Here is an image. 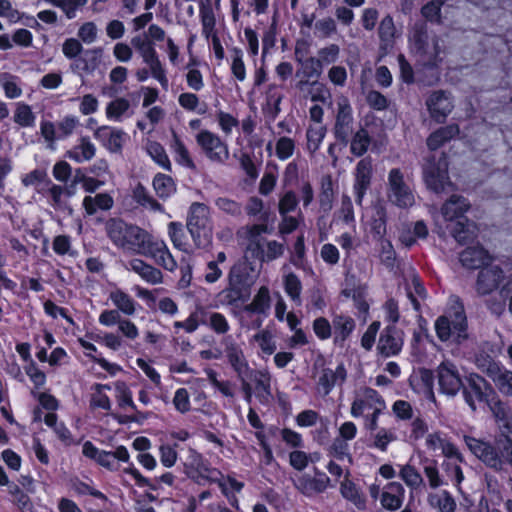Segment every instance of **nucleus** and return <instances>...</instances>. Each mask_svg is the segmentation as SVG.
<instances>
[{
  "instance_id": "nucleus-32",
  "label": "nucleus",
  "mask_w": 512,
  "mask_h": 512,
  "mask_svg": "<svg viewBox=\"0 0 512 512\" xmlns=\"http://www.w3.org/2000/svg\"><path fill=\"white\" fill-rule=\"evenodd\" d=\"M112 206L113 198L107 193L86 196L83 199V207L88 215H93L98 210H109Z\"/></svg>"
},
{
  "instance_id": "nucleus-15",
  "label": "nucleus",
  "mask_w": 512,
  "mask_h": 512,
  "mask_svg": "<svg viewBox=\"0 0 512 512\" xmlns=\"http://www.w3.org/2000/svg\"><path fill=\"white\" fill-rule=\"evenodd\" d=\"M373 177V163L370 158L361 159L354 170L353 191L356 202L361 204Z\"/></svg>"
},
{
  "instance_id": "nucleus-9",
  "label": "nucleus",
  "mask_w": 512,
  "mask_h": 512,
  "mask_svg": "<svg viewBox=\"0 0 512 512\" xmlns=\"http://www.w3.org/2000/svg\"><path fill=\"white\" fill-rule=\"evenodd\" d=\"M368 490L371 498L379 499L381 506L388 511L398 510L403 504L405 489L399 482L391 481L381 487L376 480Z\"/></svg>"
},
{
  "instance_id": "nucleus-13",
  "label": "nucleus",
  "mask_w": 512,
  "mask_h": 512,
  "mask_svg": "<svg viewBox=\"0 0 512 512\" xmlns=\"http://www.w3.org/2000/svg\"><path fill=\"white\" fill-rule=\"evenodd\" d=\"M140 255L152 258L158 265L168 271L172 272L177 268V262L170 253L166 243L162 240H154L150 235Z\"/></svg>"
},
{
  "instance_id": "nucleus-4",
  "label": "nucleus",
  "mask_w": 512,
  "mask_h": 512,
  "mask_svg": "<svg viewBox=\"0 0 512 512\" xmlns=\"http://www.w3.org/2000/svg\"><path fill=\"white\" fill-rule=\"evenodd\" d=\"M435 330L442 341L461 343L466 340L468 333L463 307L458 304L453 311L439 317L435 322Z\"/></svg>"
},
{
  "instance_id": "nucleus-2",
  "label": "nucleus",
  "mask_w": 512,
  "mask_h": 512,
  "mask_svg": "<svg viewBox=\"0 0 512 512\" xmlns=\"http://www.w3.org/2000/svg\"><path fill=\"white\" fill-rule=\"evenodd\" d=\"M106 231L115 246L135 254L141 253L149 236L141 228L116 219L107 222Z\"/></svg>"
},
{
  "instance_id": "nucleus-3",
  "label": "nucleus",
  "mask_w": 512,
  "mask_h": 512,
  "mask_svg": "<svg viewBox=\"0 0 512 512\" xmlns=\"http://www.w3.org/2000/svg\"><path fill=\"white\" fill-rule=\"evenodd\" d=\"M186 227L197 247H207L213 238V220L209 207L199 202L192 203L187 213Z\"/></svg>"
},
{
  "instance_id": "nucleus-56",
  "label": "nucleus",
  "mask_w": 512,
  "mask_h": 512,
  "mask_svg": "<svg viewBox=\"0 0 512 512\" xmlns=\"http://www.w3.org/2000/svg\"><path fill=\"white\" fill-rule=\"evenodd\" d=\"M370 145V136L365 129L358 130L353 136L350 151L355 156H362Z\"/></svg>"
},
{
  "instance_id": "nucleus-48",
  "label": "nucleus",
  "mask_w": 512,
  "mask_h": 512,
  "mask_svg": "<svg viewBox=\"0 0 512 512\" xmlns=\"http://www.w3.org/2000/svg\"><path fill=\"white\" fill-rule=\"evenodd\" d=\"M0 86L4 94L9 99L19 98L22 95V88L19 79L11 74L3 73L0 75Z\"/></svg>"
},
{
  "instance_id": "nucleus-10",
  "label": "nucleus",
  "mask_w": 512,
  "mask_h": 512,
  "mask_svg": "<svg viewBox=\"0 0 512 512\" xmlns=\"http://www.w3.org/2000/svg\"><path fill=\"white\" fill-rule=\"evenodd\" d=\"M196 142L210 161L223 164L229 159L228 146L217 134L201 130L196 135Z\"/></svg>"
},
{
  "instance_id": "nucleus-29",
  "label": "nucleus",
  "mask_w": 512,
  "mask_h": 512,
  "mask_svg": "<svg viewBox=\"0 0 512 512\" xmlns=\"http://www.w3.org/2000/svg\"><path fill=\"white\" fill-rule=\"evenodd\" d=\"M489 259L488 252L480 246L468 247L460 254V261L467 268H480Z\"/></svg>"
},
{
  "instance_id": "nucleus-64",
  "label": "nucleus",
  "mask_w": 512,
  "mask_h": 512,
  "mask_svg": "<svg viewBox=\"0 0 512 512\" xmlns=\"http://www.w3.org/2000/svg\"><path fill=\"white\" fill-rule=\"evenodd\" d=\"M297 204L298 200L296 194L293 191H287L282 195V197L279 200V213L281 215H286L289 212L294 211Z\"/></svg>"
},
{
  "instance_id": "nucleus-25",
  "label": "nucleus",
  "mask_w": 512,
  "mask_h": 512,
  "mask_svg": "<svg viewBox=\"0 0 512 512\" xmlns=\"http://www.w3.org/2000/svg\"><path fill=\"white\" fill-rule=\"evenodd\" d=\"M403 346V339L399 332L393 328H387L379 339L378 349L389 357L398 354Z\"/></svg>"
},
{
  "instance_id": "nucleus-12",
  "label": "nucleus",
  "mask_w": 512,
  "mask_h": 512,
  "mask_svg": "<svg viewBox=\"0 0 512 512\" xmlns=\"http://www.w3.org/2000/svg\"><path fill=\"white\" fill-rule=\"evenodd\" d=\"M140 255L152 258L158 265L168 271L172 272L177 268V262L170 253L166 243L162 240H154L150 235Z\"/></svg>"
},
{
  "instance_id": "nucleus-54",
  "label": "nucleus",
  "mask_w": 512,
  "mask_h": 512,
  "mask_svg": "<svg viewBox=\"0 0 512 512\" xmlns=\"http://www.w3.org/2000/svg\"><path fill=\"white\" fill-rule=\"evenodd\" d=\"M326 129L322 124H314L309 127L307 130V149L314 153L316 152L324 137H325Z\"/></svg>"
},
{
  "instance_id": "nucleus-46",
  "label": "nucleus",
  "mask_w": 512,
  "mask_h": 512,
  "mask_svg": "<svg viewBox=\"0 0 512 512\" xmlns=\"http://www.w3.org/2000/svg\"><path fill=\"white\" fill-rule=\"evenodd\" d=\"M110 390V386L106 384H96L93 387V392L91 394L90 405L93 408H101L103 410L109 411L111 409V401L106 394V391Z\"/></svg>"
},
{
  "instance_id": "nucleus-58",
  "label": "nucleus",
  "mask_w": 512,
  "mask_h": 512,
  "mask_svg": "<svg viewBox=\"0 0 512 512\" xmlns=\"http://www.w3.org/2000/svg\"><path fill=\"white\" fill-rule=\"evenodd\" d=\"M180 106L188 111H194L198 114H204L206 112V105L201 104L199 98L193 93H182L178 98Z\"/></svg>"
},
{
  "instance_id": "nucleus-55",
  "label": "nucleus",
  "mask_w": 512,
  "mask_h": 512,
  "mask_svg": "<svg viewBox=\"0 0 512 512\" xmlns=\"http://www.w3.org/2000/svg\"><path fill=\"white\" fill-rule=\"evenodd\" d=\"M396 440V435L392 430L380 428L372 435V447L385 452L388 445Z\"/></svg>"
},
{
  "instance_id": "nucleus-21",
  "label": "nucleus",
  "mask_w": 512,
  "mask_h": 512,
  "mask_svg": "<svg viewBox=\"0 0 512 512\" xmlns=\"http://www.w3.org/2000/svg\"><path fill=\"white\" fill-rule=\"evenodd\" d=\"M347 377V372L344 365H338L334 370L327 368L324 369L319 377L318 387L319 390L327 395L336 385L344 383Z\"/></svg>"
},
{
  "instance_id": "nucleus-26",
  "label": "nucleus",
  "mask_w": 512,
  "mask_h": 512,
  "mask_svg": "<svg viewBox=\"0 0 512 512\" xmlns=\"http://www.w3.org/2000/svg\"><path fill=\"white\" fill-rule=\"evenodd\" d=\"M427 106L431 116L437 121L444 119L453 107L450 98L442 92L433 93L427 101Z\"/></svg>"
},
{
  "instance_id": "nucleus-49",
  "label": "nucleus",
  "mask_w": 512,
  "mask_h": 512,
  "mask_svg": "<svg viewBox=\"0 0 512 512\" xmlns=\"http://www.w3.org/2000/svg\"><path fill=\"white\" fill-rule=\"evenodd\" d=\"M286 294L296 304L301 303L302 284L300 279L293 273H288L283 279Z\"/></svg>"
},
{
  "instance_id": "nucleus-8",
  "label": "nucleus",
  "mask_w": 512,
  "mask_h": 512,
  "mask_svg": "<svg viewBox=\"0 0 512 512\" xmlns=\"http://www.w3.org/2000/svg\"><path fill=\"white\" fill-rule=\"evenodd\" d=\"M410 50L424 65L436 62L441 49L435 37H429L426 31L415 29L409 37Z\"/></svg>"
},
{
  "instance_id": "nucleus-16",
  "label": "nucleus",
  "mask_w": 512,
  "mask_h": 512,
  "mask_svg": "<svg viewBox=\"0 0 512 512\" xmlns=\"http://www.w3.org/2000/svg\"><path fill=\"white\" fill-rule=\"evenodd\" d=\"M437 378L440 390L447 395H455L462 387V380L456 366L449 362H442L437 369Z\"/></svg>"
},
{
  "instance_id": "nucleus-42",
  "label": "nucleus",
  "mask_w": 512,
  "mask_h": 512,
  "mask_svg": "<svg viewBox=\"0 0 512 512\" xmlns=\"http://www.w3.org/2000/svg\"><path fill=\"white\" fill-rule=\"evenodd\" d=\"M270 308V292L266 286L259 288L252 302L246 306V310L254 313L264 314Z\"/></svg>"
},
{
  "instance_id": "nucleus-38",
  "label": "nucleus",
  "mask_w": 512,
  "mask_h": 512,
  "mask_svg": "<svg viewBox=\"0 0 512 512\" xmlns=\"http://www.w3.org/2000/svg\"><path fill=\"white\" fill-rule=\"evenodd\" d=\"M13 120L20 127H33L35 125L36 115L28 104L18 102L14 110Z\"/></svg>"
},
{
  "instance_id": "nucleus-52",
  "label": "nucleus",
  "mask_w": 512,
  "mask_h": 512,
  "mask_svg": "<svg viewBox=\"0 0 512 512\" xmlns=\"http://www.w3.org/2000/svg\"><path fill=\"white\" fill-rule=\"evenodd\" d=\"M114 391H115V397L118 402V405L123 408L127 409L130 408L132 410H136V405L132 399V392L130 391L129 387L124 382H115L114 383Z\"/></svg>"
},
{
  "instance_id": "nucleus-36",
  "label": "nucleus",
  "mask_w": 512,
  "mask_h": 512,
  "mask_svg": "<svg viewBox=\"0 0 512 512\" xmlns=\"http://www.w3.org/2000/svg\"><path fill=\"white\" fill-rule=\"evenodd\" d=\"M364 396L367 400L372 401L369 404L372 414L368 424V429L377 430L378 416L385 409V402L375 390L370 388L364 389Z\"/></svg>"
},
{
  "instance_id": "nucleus-20",
  "label": "nucleus",
  "mask_w": 512,
  "mask_h": 512,
  "mask_svg": "<svg viewBox=\"0 0 512 512\" xmlns=\"http://www.w3.org/2000/svg\"><path fill=\"white\" fill-rule=\"evenodd\" d=\"M337 117L335 125L336 137L341 140H346L352 123L351 107L346 98H340L337 102Z\"/></svg>"
},
{
  "instance_id": "nucleus-34",
  "label": "nucleus",
  "mask_w": 512,
  "mask_h": 512,
  "mask_svg": "<svg viewBox=\"0 0 512 512\" xmlns=\"http://www.w3.org/2000/svg\"><path fill=\"white\" fill-rule=\"evenodd\" d=\"M329 483V478L324 474L318 478H308L306 476L300 477L297 480V488L306 495H312L324 491Z\"/></svg>"
},
{
  "instance_id": "nucleus-59",
  "label": "nucleus",
  "mask_w": 512,
  "mask_h": 512,
  "mask_svg": "<svg viewBox=\"0 0 512 512\" xmlns=\"http://www.w3.org/2000/svg\"><path fill=\"white\" fill-rule=\"evenodd\" d=\"M231 72L240 82L246 79V68L243 61V53L238 48H234L231 51Z\"/></svg>"
},
{
  "instance_id": "nucleus-50",
  "label": "nucleus",
  "mask_w": 512,
  "mask_h": 512,
  "mask_svg": "<svg viewBox=\"0 0 512 512\" xmlns=\"http://www.w3.org/2000/svg\"><path fill=\"white\" fill-rule=\"evenodd\" d=\"M399 476L404 483L411 489L419 488L423 483V478L420 473L411 465H400Z\"/></svg>"
},
{
  "instance_id": "nucleus-35",
  "label": "nucleus",
  "mask_w": 512,
  "mask_h": 512,
  "mask_svg": "<svg viewBox=\"0 0 512 512\" xmlns=\"http://www.w3.org/2000/svg\"><path fill=\"white\" fill-rule=\"evenodd\" d=\"M340 493L348 501L352 502L358 509H365L366 499L359 488L348 478L340 484Z\"/></svg>"
},
{
  "instance_id": "nucleus-19",
  "label": "nucleus",
  "mask_w": 512,
  "mask_h": 512,
  "mask_svg": "<svg viewBox=\"0 0 512 512\" xmlns=\"http://www.w3.org/2000/svg\"><path fill=\"white\" fill-rule=\"evenodd\" d=\"M267 232V226L264 224H255L242 229L239 232V236L243 239L247 251L251 252L252 255H259L262 249L263 239L262 234Z\"/></svg>"
},
{
  "instance_id": "nucleus-57",
  "label": "nucleus",
  "mask_w": 512,
  "mask_h": 512,
  "mask_svg": "<svg viewBox=\"0 0 512 512\" xmlns=\"http://www.w3.org/2000/svg\"><path fill=\"white\" fill-rule=\"evenodd\" d=\"M226 261V254L224 252H218L216 259L207 263L206 271L204 274L205 281L208 283H214L222 276V270L219 268V264Z\"/></svg>"
},
{
  "instance_id": "nucleus-7",
  "label": "nucleus",
  "mask_w": 512,
  "mask_h": 512,
  "mask_svg": "<svg viewBox=\"0 0 512 512\" xmlns=\"http://www.w3.org/2000/svg\"><path fill=\"white\" fill-rule=\"evenodd\" d=\"M495 355L493 350H491V354L481 353L476 356V364L479 369L487 373L503 394L512 396V371L495 362L493 359Z\"/></svg>"
},
{
  "instance_id": "nucleus-63",
  "label": "nucleus",
  "mask_w": 512,
  "mask_h": 512,
  "mask_svg": "<svg viewBox=\"0 0 512 512\" xmlns=\"http://www.w3.org/2000/svg\"><path fill=\"white\" fill-rule=\"evenodd\" d=\"M453 459L446 461L443 463V469L446 472L447 476L451 478L454 482V485L460 491V484L464 480V475L461 467L454 461Z\"/></svg>"
},
{
  "instance_id": "nucleus-5",
  "label": "nucleus",
  "mask_w": 512,
  "mask_h": 512,
  "mask_svg": "<svg viewBox=\"0 0 512 512\" xmlns=\"http://www.w3.org/2000/svg\"><path fill=\"white\" fill-rule=\"evenodd\" d=\"M387 198L393 205L403 209L410 208L416 203L415 193L399 168H392L388 172Z\"/></svg>"
},
{
  "instance_id": "nucleus-62",
  "label": "nucleus",
  "mask_w": 512,
  "mask_h": 512,
  "mask_svg": "<svg viewBox=\"0 0 512 512\" xmlns=\"http://www.w3.org/2000/svg\"><path fill=\"white\" fill-rule=\"evenodd\" d=\"M379 34L382 42L385 45L384 48L388 49L391 46L392 40L396 34V29L392 17L386 16L382 19L379 27Z\"/></svg>"
},
{
  "instance_id": "nucleus-41",
  "label": "nucleus",
  "mask_w": 512,
  "mask_h": 512,
  "mask_svg": "<svg viewBox=\"0 0 512 512\" xmlns=\"http://www.w3.org/2000/svg\"><path fill=\"white\" fill-rule=\"evenodd\" d=\"M112 303L124 314L133 315L136 310L135 301L122 290L116 289L110 293Z\"/></svg>"
},
{
  "instance_id": "nucleus-30",
  "label": "nucleus",
  "mask_w": 512,
  "mask_h": 512,
  "mask_svg": "<svg viewBox=\"0 0 512 512\" xmlns=\"http://www.w3.org/2000/svg\"><path fill=\"white\" fill-rule=\"evenodd\" d=\"M95 153V145L88 138L83 137L77 145L67 152V157L77 163H83L91 160Z\"/></svg>"
},
{
  "instance_id": "nucleus-17",
  "label": "nucleus",
  "mask_w": 512,
  "mask_h": 512,
  "mask_svg": "<svg viewBox=\"0 0 512 512\" xmlns=\"http://www.w3.org/2000/svg\"><path fill=\"white\" fill-rule=\"evenodd\" d=\"M94 137L111 153H120L126 141V133L110 126H101L94 132Z\"/></svg>"
},
{
  "instance_id": "nucleus-6",
  "label": "nucleus",
  "mask_w": 512,
  "mask_h": 512,
  "mask_svg": "<svg viewBox=\"0 0 512 512\" xmlns=\"http://www.w3.org/2000/svg\"><path fill=\"white\" fill-rule=\"evenodd\" d=\"M447 169L448 163L443 154L428 158L423 165V178L427 188L436 193L444 192L450 188L452 183L449 180Z\"/></svg>"
},
{
  "instance_id": "nucleus-37",
  "label": "nucleus",
  "mask_w": 512,
  "mask_h": 512,
  "mask_svg": "<svg viewBox=\"0 0 512 512\" xmlns=\"http://www.w3.org/2000/svg\"><path fill=\"white\" fill-rule=\"evenodd\" d=\"M429 504L439 512H455L456 503L447 491L430 494Z\"/></svg>"
},
{
  "instance_id": "nucleus-14",
  "label": "nucleus",
  "mask_w": 512,
  "mask_h": 512,
  "mask_svg": "<svg viewBox=\"0 0 512 512\" xmlns=\"http://www.w3.org/2000/svg\"><path fill=\"white\" fill-rule=\"evenodd\" d=\"M466 445L469 450L482 462L492 468H500L502 465V459L507 456H502V449L500 453L497 452L493 447H491L488 443L483 442L479 439L473 437H465Z\"/></svg>"
},
{
  "instance_id": "nucleus-45",
  "label": "nucleus",
  "mask_w": 512,
  "mask_h": 512,
  "mask_svg": "<svg viewBox=\"0 0 512 512\" xmlns=\"http://www.w3.org/2000/svg\"><path fill=\"white\" fill-rule=\"evenodd\" d=\"M334 337L336 342L344 341L355 327L354 320L348 316H336L333 320Z\"/></svg>"
},
{
  "instance_id": "nucleus-40",
  "label": "nucleus",
  "mask_w": 512,
  "mask_h": 512,
  "mask_svg": "<svg viewBox=\"0 0 512 512\" xmlns=\"http://www.w3.org/2000/svg\"><path fill=\"white\" fill-rule=\"evenodd\" d=\"M153 188L156 194L162 199H166L176 192V186L173 179L170 176L161 173L154 177Z\"/></svg>"
},
{
  "instance_id": "nucleus-27",
  "label": "nucleus",
  "mask_w": 512,
  "mask_h": 512,
  "mask_svg": "<svg viewBox=\"0 0 512 512\" xmlns=\"http://www.w3.org/2000/svg\"><path fill=\"white\" fill-rule=\"evenodd\" d=\"M129 268L149 284H160L163 281L161 271L141 259H132L129 262Z\"/></svg>"
},
{
  "instance_id": "nucleus-31",
  "label": "nucleus",
  "mask_w": 512,
  "mask_h": 512,
  "mask_svg": "<svg viewBox=\"0 0 512 512\" xmlns=\"http://www.w3.org/2000/svg\"><path fill=\"white\" fill-rule=\"evenodd\" d=\"M108 120L120 122L130 115V102L126 98L118 97L109 102L105 109Z\"/></svg>"
},
{
  "instance_id": "nucleus-33",
  "label": "nucleus",
  "mask_w": 512,
  "mask_h": 512,
  "mask_svg": "<svg viewBox=\"0 0 512 512\" xmlns=\"http://www.w3.org/2000/svg\"><path fill=\"white\" fill-rule=\"evenodd\" d=\"M170 148L174 153L175 160L178 164L189 169L195 168V164L190 157L189 151L174 130H172V141Z\"/></svg>"
},
{
  "instance_id": "nucleus-61",
  "label": "nucleus",
  "mask_w": 512,
  "mask_h": 512,
  "mask_svg": "<svg viewBox=\"0 0 512 512\" xmlns=\"http://www.w3.org/2000/svg\"><path fill=\"white\" fill-rule=\"evenodd\" d=\"M284 253V245L277 241H268L265 246L260 250V254L256 257L260 258L262 261H272Z\"/></svg>"
},
{
  "instance_id": "nucleus-11",
  "label": "nucleus",
  "mask_w": 512,
  "mask_h": 512,
  "mask_svg": "<svg viewBox=\"0 0 512 512\" xmlns=\"http://www.w3.org/2000/svg\"><path fill=\"white\" fill-rule=\"evenodd\" d=\"M186 474L196 482H215L220 479V472L210 468L202 459L201 455L191 450L185 463Z\"/></svg>"
},
{
  "instance_id": "nucleus-43",
  "label": "nucleus",
  "mask_w": 512,
  "mask_h": 512,
  "mask_svg": "<svg viewBox=\"0 0 512 512\" xmlns=\"http://www.w3.org/2000/svg\"><path fill=\"white\" fill-rule=\"evenodd\" d=\"M342 293L345 297L352 298L360 311L367 312L369 305L365 300L367 295L366 285L357 284L352 287L347 286Z\"/></svg>"
},
{
  "instance_id": "nucleus-1",
  "label": "nucleus",
  "mask_w": 512,
  "mask_h": 512,
  "mask_svg": "<svg viewBox=\"0 0 512 512\" xmlns=\"http://www.w3.org/2000/svg\"><path fill=\"white\" fill-rule=\"evenodd\" d=\"M469 202L461 196H451L442 206L441 215L446 229L458 242H466L475 237L477 228L464 214L469 210Z\"/></svg>"
},
{
  "instance_id": "nucleus-60",
  "label": "nucleus",
  "mask_w": 512,
  "mask_h": 512,
  "mask_svg": "<svg viewBox=\"0 0 512 512\" xmlns=\"http://www.w3.org/2000/svg\"><path fill=\"white\" fill-rule=\"evenodd\" d=\"M295 151V142L293 139L282 136L275 143V154L281 161L289 159Z\"/></svg>"
},
{
  "instance_id": "nucleus-44",
  "label": "nucleus",
  "mask_w": 512,
  "mask_h": 512,
  "mask_svg": "<svg viewBox=\"0 0 512 512\" xmlns=\"http://www.w3.org/2000/svg\"><path fill=\"white\" fill-rule=\"evenodd\" d=\"M146 151L148 155L165 170L171 169V162L164 147L156 141H148L146 143Z\"/></svg>"
},
{
  "instance_id": "nucleus-39",
  "label": "nucleus",
  "mask_w": 512,
  "mask_h": 512,
  "mask_svg": "<svg viewBox=\"0 0 512 512\" xmlns=\"http://www.w3.org/2000/svg\"><path fill=\"white\" fill-rule=\"evenodd\" d=\"M458 132V127L454 125L441 128L429 136V138L427 139V145L431 150H436L446 141L450 140L456 134H458Z\"/></svg>"
},
{
  "instance_id": "nucleus-47",
  "label": "nucleus",
  "mask_w": 512,
  "mask_h": 512,
  "mask_svg": "<svg viewBox=\"0 0 512 512\" xmlns=\"http://www.w3.org/2000/svg\"><path fill=\"white\" fill-rule=\"evenodd\" d=\"M205 310L202 307L196 308L185 321L174 322L176 329H184L187 333H192L197 330L200 323H206Z\"/></svg>"
},
{
  "instance_id": "nucleus-51",
  "label": "nucleus",
  "mask_w": 512,
  "mask_h": 512,
  "mask_svg": "<svg viewBox=\"0 0 512 512\" xmlns=\"http://www.w3.org/2000/svg\"><path fill=\"white\" fill-rule=\"evenodd\" d=\"M168 235L175 248L184 252L188 251V243L181 223L170 222L168 225Z\"/></svg>"
},
{
  "instance_id": "nucleus-24",
  "label": "nucleus",
  "mask_w": 512,
  "mask_h": 512,
  "mask_svg": "<svg viewBox=\"0 0 512 512\" xmlns=\"http://www.w3.org/2000/svg\"><path fill=\"white\" fill-rule=\"evenodd\" d=\"M339 47L335 44H331L319 51L318 59H309L305 62V68H311L312 72L308 74V78H317L321 73V62L326 64L335 62L339 55Z\"/></svg>"
},
{
  "instance_id": "nucleus-53",
  "label": "nucleus",
  "mask_w": 512,
  "mask_h": 512,
  "mask_svg": "<svg viewBox=\"0 0 512 512\" xmlns=\"http://www.w3.org/2000/svg\"><path fill=\"white\" fill-rule=\"evenodd\" d=\"M253 341L266 355H272L276 350L274 335L269 330H261L253 336Z\"/></svg>"
},
{
  "instance_id": "nucleus-23",
  "label": "nucleus",
  "mask_w": 512,
  "mask_h": 512,
  "mask_svg": "<svg viewBox=\"0 0 512 512\" xmlns=\"http://www.w3.org/2000/svg\"><path fill=\"white\" fill-rule=\"evenodd\" d=\"M426 445L430 450H441L442 454L449 459H455L458 462L463 461V457L457 448L446 438L442 437L440 433L429 434L426 437Z\"/></svg>"
},
{
  "instance_id": "nucleus-28",
  "label": "nucleus",
  "mask_w": 512,
  "mask_h": 512,
  "mask_svg": "<svg viewBox=\"0 0 512 512\" xmlns=\"http://www.w3.org/2000/svg\"><path fill=\"white\" fill-rule=\"evenodd\" d=\"M501 271L498 267H485L478 276L477 291L481 294H488L493 291L499 283Z\"/></svg>"
},
{
  "instance_id": "nucleus-18",
  "label": "nucleus",
  "mask_w": 512,
  "mask_h": 512,
  "mask_svg": "<svg viewBox=\"0 0 512 512\" xmlns=\"http://www.w3.org/2000/svg\"><path fill=\"white\" fill-rule=\"evenodd\" d=\"M468 388L464 392L465 400L472 410L484 402L491 391L487 382L477 374H470L468 377Z\"/></svg>"
},
{
  "instance_id": "nucleus-22",
  "label": "nucleus",
  "mask_w": 512,
  "mask_h": 512,
  "mask_svg": "<svg viewBox=\"0 0 512 512\" xmlns=\"http://www.w3.org/2000/svg\"><path fill=\"white\" fill-rule=\"evenodd\" d=\"M249 264L247 262H239L235 264L229 272V286L236 292L251 286L254 283V277L248 272Z\"/></svg>"
}]
</instances>
